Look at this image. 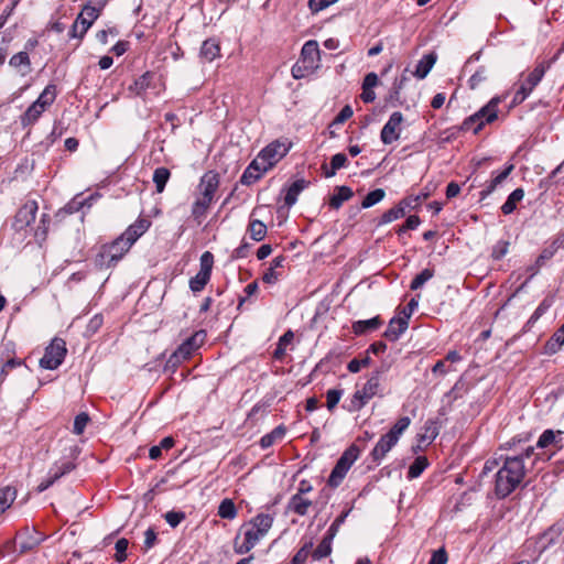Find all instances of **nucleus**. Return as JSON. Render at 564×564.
Listing matches in <instances>:
<instances>
[{"instance_id":"obj_57","label":"nucleus","mask_w":564,"mask_h":564,"mask_svg":"<svg viewBox=\"0 0 564 564\" xmlns=\"http://www.w3.org/2000/svg\"><path fill=\"white\" fill-rule=\"evenodd\" d=\"M128 545H129V541L127 539H124V538L119 539L116 542V545H115V549H116L115 560H116V562L122 563V562H124L127 560Z\"/></svg>"},{"instance_id":"obj_6","label":"nucleus","mask_w":564,"mask_h":564,"mask_svg":"<svg viewBox=\"0 0 564 564\" xmlns=\"http://www.w3.org/2000/svg\"><path fill=\"white\" fill-rule=\"evenodd\" d=\"M386 369H377L368 378L367 382L361 389L356 390L354 393L347 410L349 412H357L361 410L370 399L378 394L380 389V378Z\"/></svg>"},{"instance_id":"obj_46","label":"nucleus","mask_w":564,"mask_h":564,"mask_svg":"<svg viewBox=\"0 0 564 564\" xmlns=\"http://www.w3.org/2000/svg\"><path fill=\"white\" fill-rule=\"evenodd\" d=\"M429 466V460L425 456H419L414 459V462L410 465L408 470V478L414 479L421 476V474Z\"/></svg>"},{"instance_id":"obj_50","label":"nucleus","mask_w":564,"mask_h":564,"mask_svg":"<svg viewBox=\"0 0 564 564\" xmlns=\"http://www.w3.org/2000/svg\"><path fill=\"white\" fill-rule=\"evenodd\" d=\"M434 276V270L426 268L422 270L415 278L411 281L410 289L412 291L419 290L422 288L429 280Z\"/></svg>"},{"instance_id":"obj_27","label":"nucleus","mask_w":564,"mask_h":564,"mask_svg":"<svg viewBox=\"0 0 564 564\" xmlns=\"http://www.w3.org/2000/svg\"><path fill=\"white\" fill-rule=\"evenodd\" d=\"M354 196V192L349 186H337L335 193L329 197L328 205L333 209H339L343 204Z\"/></svg>"},{"instance_id":"obj_24","label":"nucleus","mask_w":564,"mask_h":564,"mask_svg":"<svg viewBox=\"0 0 564 564\" xmlns=\"http://www.w3.org/2000/svg\"><path fill=\"white\" fill-rule=\"evenodd\" d=\"M311 182L304 178H299L294 181L285 192L284 204L288 207H292L296 200L301 192L310 186Z\"/></svg>"},{"instance_id":"obj_20","label":"nucleus","mask_w":564,"mask_h":564,"mask_svg":"<svg viewBox=\"0 0 564 564\" xmlns=\"http://www.w3.org/2000/svg\"><path fill=\"white\" fill-rule=\"evenodd\" d=\"M261 159H254L243 171L240 183L243 185H252L257 181H259L262 175L267 172L265 165H262Z\"/></svg>"},{"instance_id":"obj_48","label":"nucleus","mask_w":564,"mask_h":564,"mask_svg":"<svg viewBox=\"0 0 564 564\" xmlns=\"http://www.w3.org/2000/svg\"><path fill=\"white\" fill-rule=\"evenodd\" d=\"M50 220L51 219L47 214H42L40 223L34 231V238L40 245L47 238Z\"/></svg>"},{"instance_id":"obj_64","label":"nucleus","mask_w":564,"mask_h":564,"mask_svg":"<svg viewBox=\"0 0 564 564\" xmlns=\"http://www.w3.org/2000/svg\"><path fill=\"white\" fill-rule=\"evenodd\" d=\"M508 248H509V242L508 241H505V240H500L498 241L494 248H492V252H491V257L495 259V260H500L502 259L507 252H508Z\"/></svg>"},{"instance_id":"obj_62","label":"nucleus","mask_w":564,"mask_h":564,"mask_svg":"<svg viewBox=\"0 0 564 564\" xmlns=\"http://www.w3.org/2000/svg\"><path fill=\"white\" fill-rule=\"evenodd\" d=\"M351 509H348L346 511H343L341 514H339L335 520L334 522L330 524V527L328 528L327 530V534H329V536H333L335 538L336 534L338 533L339 531V528L340 525L345 522L346 518L348 517V514L350 513Z\"/></svg>"},{"instance_id":"obj_22","label":"nucleus","mask_w":564,"mask_h":564,"mask_svg":"<svg viewBox=\"0 0 564 564\" xmlns=\"http://www.w3.org/2000/svg\"><path fill=\"white\" fill-rule=\"evenodd\" d=\"M563 432L553 430H545L539 437L535 447L538 448H554L558 451L563 447Z\"/></svg>"},{"instance_id":"obj_32","label":"nucleus","mask_w":564,"mask_h":564,"mask_svg":"<svg viewBox=\"0 0 564 564\" xmlns=\"http://www.w3.org/2000/svg\"><path fill=\"white\" fill-rule=\"evenodd\" d=\"M436 59L437 56L433 52L423 55V57L419 61L413 75L419 79L425 78L436 63Z\"/></svg>"},{"instance_id":"obj_59","label":"nucleus","mask_w":564,"mask_h":564,"mask_svg":"<svg viewBox=\"0 0 564 564\" xmlns=\"http://www.w3.org/2000/svg\"><path fill=\"white\" fill-rule=\"evenodd\" d=\"M200 268H199V272H203L204 274H207V275H212V269H213V264H214V256L212 252L209 251H205L202 256H200Z\"/></svg>"},{"instance_id":"obj_58","label":"nucleus","mask_w":564,"mask_h":564,"mask_svg":"<svg viewBox=\"0 0 564 564\" xmlns=\"http://www.w3.org/2000/svg\"><path fill=\"white\" fill-rule=\"evenodd\" d=\"M185 518L186 513L184 511L171 510L164 514V519L171 528H176Z\"/></svg>"},{"instance_id":"obj_30","label":"nucleus","mask_w":564,"mask_h":564,"mask_svg":"<svg viewBox=\"0 0 564 564\" xmlns=\"http://www.w3.org/2000/svg\"><path fill=\"white\" fill-rule=\"evenodd\" d=\"M512 170L513 165L510 164L503 171L499 172L492 180H490L486 184L485 188L479 193L480 199L482 200L488 197L497 188V186L500 185L510 175Z\"/></svg>"},{"instance_id":"obj_13","label":"nucleus","mask_w":564,"mask_h":564,"mask_svg":"<svg viewBox=\"0 0 564 564\" xmlns=\"http://www.w3.org/2000/svg\"><path fill=\"white\" fill-rule=\"evenodd\" d=\"M545 74L543 64L538 65L532 72L529 73L525 80L521 83L520 87L514 94V102H522L541 82Z\"/></svg>"},{"instance_id":"obj_12","label":"nucleus","mask_w":564,"mask_h":564,"mask_svg":"<svg viewBox=\"0 0 564 564\" xmlns=\"http://www.w3.org/2000/svg\"><path fill=\"white\" fill-rule=\"evenodd\" d=\"M291 144L292 143H268L256 159H261L262 165H265L268 171L289 152Z\"/></svg>"},{"instance_id":"obj_41","label":"nucleus","mask_w":564,"mask_h":564,"mask_svg":"<svg viewBox=\"0 0 564 564\" xmlns=\"http://www.w3.org/2000/svg\"><path fill=\"white\" fill-rule=\"evenodd\" d=\"M294 338V333L289 329L286 330L280 338L276 344V348L273 351V358L275 360L282 361L286 354V346L292 343Z\"/></svg>"},{"instance_id":"obj_23","label":"nucleus","mask_w":564,"mask_h":564,"mask_svg":"<svg viewBox=\"0 0 564 564\" xmlns=\"http://www.w3.org/2000/svg\"><path fill=\"white\" fill-rule=\"evenodd\" d=\"M150 225V220L138 218L121 235L130 245H133L149 229Z\"/></svg>"},{"instance_id":"obj_3","label":"nucleus","mask_w":564,"mask_h":564,"mask_svg":"<svg viewBox=\"0 0 564 564\" xmlns=\"http://www.w3.org/2000/svg\"><path fill=\"white\" fill-rule=\"evenodd\" d=\"M503 98L501 96H495L477 112L466 118L462 123V130L473 131L474 134L478 133L485 124L492 123L498 119L499 109L498 106L501 104Z\"/></svg>"},{"instance_id":"obj_51","label":"nucleus","mask_w":564,"mask_h":564,"mask_svg":"<svg viewBox=\"0 0 564 564\" xmlns=\"http://www.w3.org/2000/svg\"><path fill=\"white\" fill-rule=\"evenodd\" d=\"M76 468L75 463L70 460L62 462L61 464H55L50 471L53 474V480H58L64 475L70 473Z\"/></svg>"},{"instance_id":"obj_10","label":"nucleus","mask_w":564,"mask_h":564,"mask_svg":"<svg viewBox=\"0 0 564 564\" xmlns=\"http://www.w3.org/2000/svg\"><path fill=\"white\" fill-rule=\"evenodd\" d=\"M67 354L66 343L62 338H54L45 348L43 357L40 359V367L43 369H57Z\"/></svg>"},{"instance_id":"obj_9","label":"nucleus","mask_w":564,"mask_h":564,"mask_svg":"<svg viewBox=\"0 0 564 564\" xmlns=\"http://www.w3.org/2000/svg\"><path fill=\"white\" fill-rule=\"evenodd\" d=\"M416 306L417 302L414 299H412L402 310L400 316H394L390 319L389 325L383 333V336L388 340L397 341L401 337V335L408 329L409 319Z\"/></svg>"},{"instance_id":"obj_8","label":"nucleus","mask_w":564,"mask_h":564,"mask_svg":"<svg viewBox=\"0 0 564 564\" xmlns=\"http://www.w3.org/2000/svg\"><path fill=\"white\" fill-rule=\"evenodd\" d=\"M359 455L360 448L356 444H351L346 448L334 466L327 484L333 488L338 487Z\"/></svg>"},{"instance_id":"obj_45","label":"nucleus","mask_w":564,"mask_h":564,"mask_svg":"<svg viewBox=\"0 0 564 564\" xmlns=\"http://www.w3.org/2000/svg\"><path fill=\"white\" fill-rule=\"evenodd\" d=\"M404 215H405V209L403 208V205H401L399 202L398 205H395L394 207L388 209L387 212H384L382 214V216L379 220V225L389 224L393 220L404 217Z\"/></svg>"},{"instance_id":"obj_25","label":"nucleus","mask_w":564,"mask_h":564,"mask_svg":"<svg viewBox=\"0 0 564 564\" xmlns=\"http://www.w3.org/2000/svg\"><path fill=\"white\" fill-rule=\"evenodd\" d=\"M348 158L345 153H337L332 156L329 164L322 165L323 175L326 178L333 177L336 172L346 166Z\"/></svg>"},{"instance_id":"obj_18","label":"nucleus","mask_w":564,"mask_h":564,"mask_svg":"<svg viewBox=\"0 0 564 564\" xmlns=\"http://www.w3.org/2000/svg\"><path fill=\"white\" fill-rule=\"evenodd\" d=\"M403 116L400 111L393 112L381 130V141H397L400 138Z\"/></svg>"},{"instance_id":"obj_35","label":"nucleus","mask_w":564,"mask_h":564,"mask_svg":"<svg viewBox=\"0 0 564 564\" xmlns=\"http://www.w3.org/2000/svg\"><path fill=\"white\" fill-rule=\"evenodd\" d=\"M214 199H208L205 196H198L192 205V216L198 224L202 218L206 215Z\"/></svg>"},{"instance_id":"obj_7","label":"nucleus","mask_w":564,"mask_h":564,"mask_svg":"<svg viewBox=\"0 0 564 564\" xmlns=\"http://www.w3.org/2000/svg\"><path fill=\"white\" fill-rule=\"evenodd\" d=\"M56 94V86L47 85L37 99L21 116L22 124L28 126L37 121L41 115L55 101Z\"/></svg>"},{"instance_id":"obj_28","label":"nucleus","mask_w":564,"mask_h":564,"mask_svg":"<svg viewBox=\"0 0 564 564\" xmlns=\"http://www.w3.org/2000/svg\"><path fill=\"white\" fill-rule=\"evenodd\" d=\"M512 170L513 165L510 164L503 171L499 172L492 180H490L486 184L485 188L479 193L480 199L482 200L488 197L497 188V186L500 185L510 175Z\"/></svg>"},{"instance_id":"obj_33","label":"nucleus","mask_w":564,"mask_h":564,"mask_svg":"<svg viewBox=\"0 0 564 564\" xmlns=\"http://www.w3.org/2000/svg\"><path fill=\"white\" fill-rule=\"evenodd\" d=\"M153 79L154 74L151 72H145L134 80V83L129 87V90L137 96H143L147 90L151 88Z\"/></svg>"},{"instance_id":"obj_63","label":"nucleus","mask_w":564,"mask_h":564,"mask_svg":"<svg viewBox=\"0 0 564 564\" xmlns=\"http://www.w3.org/2000/svg\"><path fill=\"white\" fill-rule=\"evenodd\" d=\"M354 111L350 106H345L339 113L335 117L329 128L336 127L338 124H343L345 121H347L351 116Z\"/></svg>"},{"instance_id":"obj_39","label":"nucleus","mask_w":564,"mask_h":564,"mask_svg":"<svg viewBox=\"0 0 564 564\" xmlns=\"http://www.w3.org/2000/svg\"><path fill=\"white\" fill-rule=\"evenodd\" d=\"M523 197H524V191L521 187L516 188L513 192H511V194L508 196L507 200L501 206L502 214H505V215L512 214L517 208V204L519 202H521L523 199Z\"/></svg>"},{"instance_id":"obj_56","label":"nucleus","mask_w":564,"mask_h":564,"mask_svg":"<svg viewBox=\"0 0 564 564\" xmlns=\"http://www.w3.org/2000/svg\"><path fill=\"white\" fill-rule=\"evenodd\" d=\"M313 541L304 543V545L295 553V555L293 556L289 564H303L306 561L308 554L311 553Z\"/></svg>"},{"instance_id":"obj_37","label":"nucleus","mask_w":564,"mask_h":564,"mask_svg":"<svg viewBox=\"0 0 564 564\" xmlns=\"http://www.w3.org/2000/svg\"><path fill=\"white\" fill-rule=\"evenodd\" d=\"M335 538L325 534L317 547L312 552V557L315 561H319L330 555L333 551V540Z\"/></svg>"},{"instance_id":"obj_40","label":"nucleus","mask_w":564,"mask_h":564,"mask_svg":"<svg viewBox=\"0 0 564 564\" xmlns=\"http://www.w3.org/2000/svg\"><path fill=\"white\" fill-rule=\"evenodd\" d=\"M286 433V429L283 425L274 427L270 433L264 434L260 438V446L265 449L272 446L278 440H282Z\"/></svg>"},{"instance_id":"obj_52","label":"nucleus","mask_w":564,"mask_h":564,"mask_svg":"<svg viewBox=\"0 0 564 564\" xmlns=\"http://www.w3.org/2000/svg\"><path fill=\"white\" fill-rule=\"evenodd\" d=\"M386 196V192L382 189V188H376L371 192H369L362 203H361V207L362 208H370L372 207L373 205L378 204L379 202H381Z\"/></svg>"},{"instance_id":"obj_1","label":"nucleus","mask_w":564,"mask_h":564,"mask_svg":"<svg viewBox=\"0 0 564 564\" xmlns=\"http://www.w3.org/2000/svg\"><path fill=\"white\" fill-rule=\"evenodd\" d=\"M502 465L495 474V495L498 499L510 496L522 482L527 473V464L516 456H500Z\"/></svg>"},{"instance_id":"obj_42","label":"nucleus","mask_w":564,"mask_h":564,"mask_svg":"<svg viewBox=\"0 0 564 564\" xmlns=\"http://www.w3.org/2000/svg\"><path fill=\"white\" fill-rule=\"evenodd\" d=\"M17 498V490L7 486L0 488V514L8 510Z\"/></svg>"},{"instance_id":"obj_15","label":"nucleus","mask_w":564,"mask_h":564,"mask_svg":"<svg viewBox=\"0 0 564 564\" xmlns=\"http://www.w3.org/2000/svg\"><path fill=\"white\" fill-rule=\"evenodd\" d=\"M44 535L37 532L35 529H24L15 538L17 550L20 553H26L34 550L44 541Z\"/></svg>"},{"instance_id":"obj_43","label":"nucleus","mask_w":564,"mask_h":564,"mask_svg":"<svg viewBox=\"0 0 564 564\" xmlns=\"http://www.w3.org/2000/svg\"><path fill=\"white\" fill-rule=\"evenodd\" d=\"M247 230L254 241L263 240L267 235V226L258 219H250Z\"/></svg>"},{"instance_id":"obj_21","label":"nucleus","mask_w":564,"mask_h":564,"mask_svg":"<svg viewBox=\"0 0 564 564\" xmlns=\"http://www.w3.org/2000/svg\"><path fill=\"white\" fill-rule=\"evenodd\" d=\"M397 443L398 441L389 434L386 433L382 435L370 453L372 462H375L376 465H379Z\"/></svg>"},{"instance_id":"obj_53","label":"nucleus","mask_w":564,"mask_h":564,"mask_svg":"<svg viewBox=\"0 0 564 564\" xmlns=\"http://www.w3.org/2000/svg\"><path fill=\"white\" fill-rule=\"evenodd\" d=\"M210 276L207 274H204L203 272H197L193 278L189 280V289L196 293L204 290L206 284L209 282Z\"/></svg>"},{"instance_id":"obj_14","label":"nucleus","mask_w":564,"mask_h":564,"mask_svg":"<svg viewBox=\"0 0 564 564\" xmlns=\"http://www.w3.org/2000/svg\"><path fill=\"white\" fill-rule=\"evenodd\" d=\"M39 206L35 200H28L17 212L12 227L15 231H22L26 229L34 220L37 213Z\"/></svg>"},{"instance_id":"obj_26","label":"nucleus","mask_w":564,"mask_h":564,"mask_svg":"<svg viewBox=\"0 0 564 564\" xmlns=\"http://www.w3.org/2000/svg\"><path fill=\"white\" fill-rule=\"evenodd\" d=\"M381 325V318L376 316L370 319L356 321L352 323L351 328L355 335L360 336L378 329Z\"/></svg>"},{"instance_id":"obj_54","label":"nucleus","mask_w":564,"mask_h":564,"mask_svg":"<svg viewBox=\"0 0 564 564\" xmlns=\"http://www.w3.org/2000/svg\"><path fill=\"white\" fill-rule=\"evenodd\" d=\"M554 303L553 296H546L542 300L539 306L535 308L533 314L531 315L529 323L536 322Z\"/></svg>"},{"instance_id":"obj_5","label":"nucleus","mask_w":564,"mask_h":564,"mask_svg":"<svg viewBox=\"0 0 564 564\" xmlns=\"http://www.w3.org/2000/svg\"><path fill=\"white\" fill-rule=\"evenodd\" d=\"M131 247L132 245L120 235L112 242L104 245L100 248V251L96 256V264L100 268H111L123 258Z\"/></svg>"},{"instance_id":"obj_4","label":"nucleus","mask_w":564,"mask_h":564,"mask_svg":"<svg viewBox=\"0 0 564 564\" xmlns=\"http://www.w3.org/2000/svg\"><path fill=\"white\" fill-rule=\"evenodd\" d=\"M206 332L200 329L185 339L176 350L171 354L165 364V370L175 371V369L185 360H188L193 354L204 344Z\"/></svg>"},{"instance_id":"obj_17","label":"nucleus","mask_w":564,"mask_h":564,"mask_svg":"<svg viewBox=\"0 0 564 564\" xmlns=\"http://www.w3.org/2000/svg\"><path fill=\"white\" fill-rule=\"evenodd\" d=\"M299 59L307 65L308 69H313L315 72L319 67L321 62V51L317 41L310 40L305 42L302 46Z\"/></svg>"},{"instance_id":"obj_19","label":"nucleus","mask_w":564,"mask_h":564,"mask_svg":"<svg viewBox=\"0 0 564 564\" xmlns=\"http://www.w3.org/2000/svg\"><path fill=\"white\" fill-rule=\"evenodd\" d=\"M219 187V174L215 171H207L199 181L198 189L199 195L208 199H214L215 194Z\"/></svg>"},{"instance_id":"obj_44","label":"nucleus","mask_w":564,"mask_h":564,"mask_svg":"<svg viewBox=\"0 0 564 564\" xmlns=\"http://www.w3.org/2000/svg\"><path fill=\"white\" fill-rule=\"evenodd\" d=\"M237 508L229 498L224 499L218 506V516L221 519L234 520L237 517Z\"/></svg>"},{"instance_id":"obj_47","label":"nucleus","mask_w":564,"mask_h":564,"mask_svg":"<svg viewBox=\"0 0 564 564\" xmlns=\"http://www.w3.org/2000/svg\"><path fill=\"white\" fill-rule=\"evenodd\" d=\"M171 173L166 167H158L153 173V183L158 193H162L165 188L167 181L170 180Z\"/></svg>"},{"instance_id":"obj_16","label":"nucleus","mask_w":564,"mask_h":564,"mask_svg":"<svg viewBox=\"0 0 564 564\" xmlns=\"http://www.w3.org/2000/svg\"><path fill=\"white\" fill-rule=\"evenodd\" d=\"M23 361L14 357V351L10 344H3L0 347V386L6 380L10 370L21 367Z\"/></svg>"},{"instance_id":"obj_61","label":"nucleus","mask_w":564,"mask_h":564,"mask_svg":"<svg viewBox=\"0 0 564 564\" xmlns=\"http://www.w3.org/2000/svg\"><path fill=\"white\" fill-rule=\"evenodd\" d=\"M343 395V390L340 389H329L326 392V405L329 411H333L335 406L338 404L340 398Z\"/></svg>"},{"instance_id":"obj_29","label":"nucleus","mask_w":564,"mask_h":564,"mask_svg":"<svg viewBox=\"0 0 564 564\" xmlns=\"http://www.w3.org/2000/svg\"><path fill=\"white\" fill-rule=\"evenodd\" d=\"M512 170L513 165L510 164L503 171L499 172L492 180H490L486 184L485 188L479 193L480 199L482 200L488 197L497 188V186L500 185L510 175Z\"/></svg>"},{"instance_id":"obj_36","label":"nucleus","mask_w":564,"mask_h":564,"mask_svg":"<svg viewBox=\"0 0 564 564\" xmlns=\"http://www.w3.org/2000/svg\"><path fill=\"white\" fill-rule=\"evenodd\" d=\"M220 52L219 44L214 39H208L203 42L200 47V57L206 62H213Z\"/></svg>"},{"instance_id":"obj_2","label":"nucleus","mask_w":564,"mask_h":564,"mask_svg":"<svg viewBox=\"0 0 564 564\" xmlns=\"http://www.w3.org/2000/svg\"><path fill=\"white\" fill-rule=\"evenodd\" d=\"M274 517L270 513H259L243 523L234 541V551L237 554L250 552L270 531Z\"/></svg>"},{"instance_id":"obj_55","label":"nucleus","mask_w":564,"mask_h":564,"mask_svg":"<svg viewBox=\"0 0 564 564\" xmlns=\"http://www.w3.org/2000/svg\"><path fill=\"white\" fill-rule=\"evenodd\" d=\"M89 421L90 417L86 412L77 414L74 420L73 433L76 435L83 434Z\"/></svg>"},{"instance_id":"obj_34","label":"nucleus","mask_w":564,"mask_h":564,"mask_svg":"<svg viewBox=\"0 0 564 564\" xmlns=\"http://www.w3.org/2000/svg\"><path fill=\"white\" fill-rule=\"evenodd\" d=\"M9 65L17 68L23 76L31 72V61L26 52H19L14 54L10 58Z\"/></svg>"},{"instance_id":"obj_38","label":"nucleus","mask_w":564,"mask_h":564,"mask_svg":"<svg viewBox=\"0 0 564 564\" xmlns=\"http://www.w3.org/2000/svg\"><path fill=\"white\" fill-rule=\"evenodd\" d=\"M312 501L303 498L301 495H293L289 501L288 508L299 516H305Z\"/></svg>"},{"instance_id":"obj_11","label":"nucleus","mask_w":564,"mask_h":564,"mask_svg":"<svg viewBox=\"0 0 564 564\" xmlns=\"http://www.w3.org/2000/svg\"><path fill=\"white\" fill-rule=\"evenodd\" d=\"M102 11L89 0L77 15L75 22L69 30V37H77L78 24H83V30L88 31L94 22L99 18Z\"/></svg>"},{"instance_id":"obj_49","label":"nucleus","mask_w":564,"mask_h":564,"mask_svg":"<svg viewBox=\"0 0 564 564\" xmlns=\"http://www.w3.org/2000/svg\"><path fill=\"white\" fill-rule=\"evenodd\" d=\"M410 417L402 416L392 425V427L389 430V432H387V434H389L391 437L399 442L400 436L410 426Z\"/></svg>"},{"instance_id":"obj_60","label":"nucleus","mask_w":564,"mask_h":564,"mask_svg":"<svg viewBox=\"0 0 564 564\" xmlns=\"http://www.w3.org/2000/svg\"><path fill=\"white\" fill-rule=\"evenodd\" d=\"M292 76L295 79L304 78L314 73L313 69H308V66L302 63L300 59L292 66Z\"/></svg>"},{"instance_id":"obj_31","label":"nucleus","mask_w":564,"mask_h":564,"mask_svg":"<svg viewBox=\"0 0 564 564\" xmlns=\"http://www.w3.org/2000/svg\"><path fill=\"white\" fill-rule=\"evenodd\" d=\"M512 170L513 165L510 164L503 171L499 172L492 180H490L486 184L485 188L479 193L480 199L482 200L488 197L497 188V186L500 185L510 175Z\"/></svg>"}]
</instances>
